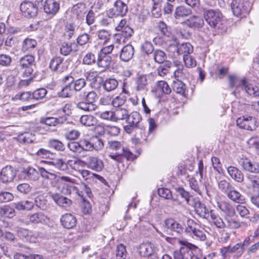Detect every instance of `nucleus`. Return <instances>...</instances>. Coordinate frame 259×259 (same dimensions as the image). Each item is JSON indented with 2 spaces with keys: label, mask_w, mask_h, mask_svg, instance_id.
<instances>
[{
  "label": "nucleus",
  "mask_w": 259,
  "mask_h": 259,
  "mask_svg": "<svg viewBox=\"0 0 259 259\" xmlns=\"http://www.w3.org/2000/svg\"><path fill=\"white\" fill-rule=\"evenodd\" d=\"M203 17L209 26L215 29H222L223 15L218 9H204Z\"/></svg>",
  "instance_id": "obj_1"
},
{
  "label": "nucleus",
  "mask_w": 259,
  "mask_h": 259,
  "mask_svg": "<svg viewBox=\"0 0 259 259\" xmlns=\"http://www.w3.org/2000/svg\"><path fill=\"white\" fill-rule=\"evenodd\" d=\"M142 116L138 112H133L128 115L126 119V121L128 124H133L140 125L139 123L142 120Z\"/></svg>",
  "instance_id": "obj_42"
},
{
  "label": "nucleus",
  "mask_w": 259,
  "mask_h": 259,
  "mask_svg": "<svg viewBox=\"0 0 259 259\" xmlns=\"http://www.w3.org/2000/svg\"><path fill=\"white\" fill-rule=\"evenodd\" d=\"M111 60L110 56L98 55L97 64L100 67L106 68L110 66Z\"/></svg>",
  "instance_id": "obj_44"
},
{
  "label": "nucleus",
  "mask_w": 259,
  "mask_h": 259,
  "mask_svg": "<svg viewBox=\"0 0 259 259\" xmlns=\"http://www.w3.org/2000/svg\"><path fill=\"white\" fill-rule=\"evenodd\" d=\"M29 221L27 224H39L45 223L47 217L42 212H36L28 216Z\"/></svg>",
  "instance_id": "obj_33"
},
{
  "label": "nucleus",
  "mask_w": 259,
  "mask_h": 259,
  "mask_svg": "<svg viewBox=\"0 0 259 259\" xmlns=\"http://www.w3.org/2000/svg\"><path fill=\"white\" fill-rule=\"evenodd\" d=\"M67 120V118L66 116H60L58 117H47L41 118L40 123L50 126H55L64 124Z\"/></svg>",
  "instance_id": "obj_19"
},
{
  "label": "nucleus",
  "mask_w": 259,
  "mask_h": 259,
  "mask_svg": "<svg viewBox=\"0 0 259 259\" xmlns=\"http://www.w3.org/2000/svg\"><path fill=\"white\" fill-rule=\"evenodd\" d=\"M244 90L250 96L253 97H259V87L256 85L246 83Z\"/></svg>",
  "instance_id": "obj_43"
},
{
  "label": "nucleus",
  "mask_w": 259,
  "mask_h": 259,
  "mask_svg": "<svg viewBox=\"0 0 259 259\" xmlns=\"http://www.w3.org/2000/svg\"><path fill=\"white\" fill-rule=\"evenodd\" d=\"M61 225L68 229H72L76 225L77 220L75 216L71 213H66L61 216L60 218Z\"/></svg>",
  "instance_id": "obj_22"
},
{
  "label": "nucleus",
  "mask_w": 259,
  "mask_h": 259,
  "mask_svg": "<svg viewBox=\"0 0 259 259\" xmlns=\"http://www.w3.org/2000/svg\"><path fill=\"white\" fill-rule=\"evenodd\" d=\"M216 207L225 214V217H233L235 214V208L229 202L226 201H218Z\"/></svg>",
  "instance_id": "obj_17"
},
{
  "label": "nucleus",
  "mask_w": 259,
  "mask_h": 259,
  "mask_svg": "<svg viewBox=\"0 0 259 259\" xmlns=\"http://www.w3.org/2000/svg\"><path fill=\"white\" fill-rule=\"evenodd\" d=\"M34 136L29 133L22 134L18 137L19 142L23 144L31 143L34 141Z\"/></svg>",
  "instance_id": "obj_55"
},
{
  "label": "nucleus",
  "mask_w": 259,
  "mask_h": 259,
  "mask_svg": "<svg viewBox=\"0 0 259 259\" xmlns=\"http://www.w3.org/2000/svg\"><path fill=\"white\" fill-rule=\"evenodd\" d=\"M86 79L83 78H80L76 79H73L72 83V87L74 91L79 92L87 85V80H93L96 81L97 78L99 77L96 75V73L94 72H87L85 73Z\"/></svg>",
  "instance_id": "obj_8"
},
{
  "label": "nucleus",
  "mask_w": 259,
  "mask_h": 259,
  "mask_svg": "<svg viewBox=\"0 0 259 259\" xmlns=\"http://www.w3.org/2000/svg\"><path fill=\"white\" fill-rule=\"evenodd\" d=\"M243 185L248 189L259 191V175L247 174Z\"/></svg>",
  "instance_id": "obj_18"
},
{
  "label": "nucleus",
  "mask_w": 259,
  "mask_h": 259,
  "mask_svg": "<svg viewBox=\"0 0 259 259\" xmlns=\"http://www.w3.org/2000/svg\"><path fill=\"white\" fill-rule=\"evenodd\" d=\"M115 29L120 31V35L125 38L132 37L134 33V30L127 24L125 19H122L115 27Z\"/></svg>",
  "instance_id": "obj_14"
},
{
  "label": "nucleus",
  "mask_w": 259,
  "mask_h": 259,
  "mask_svg": "<svg viewBox=\"0 0 259 259\" xmlns=\"http://www.w3.org/2000/svg\"><path fill=\"white\" fill-rule=\"evenodd\" d=\"M184 176L187 179L186 182L187 183V185H189L192 189L194 190L196 192L200 194L201 191L200 190L198 182L193 177L191 178V179H188L187 176Z\"/></svg>",
  "instance_id": "obj_61"
},
{
  "label": "nucleus",
  "mask_w": 259,
  "mask_h": 259,
  "mask_svg": "<svg viewBox=\"0 0 259 259\" xmlns=\"http://www.w3.org/2000/svg\"><path fill=\"white\" fill-rule=\"evenodd\" d=\"M35 66V58L31 55H26L20 58L18 66L24 70L23 77H30L33 72V67Z\"/></svg>",
  "instance_id": "obj_2"
},
{
  "label": "nucleus",
  "mask_w": 259,
  "mask_h": 259,
  "mask_svg": "<svg viewBox=\"0 0 259 259\" xmlns=\"http://www.w3.org/2000/svg\"><path fill=\"white\" fill-rule=\"evenodd\" d=\"M21 14L27 19L33 18L38 13V8L36 4L30 1H24L20 5Z\"/></svg>",
  "instance_id": "obj_5"
},
{
  "label": "nucleus",
  "mask_w": 259,
  "mask_h": 259,
  "mask_svg": "<svg viewBox=\"0 0 259 259\" xmlns=\"http://www.w3.org/2000/svg\"><path fill=\"white\" fill-rule=\"evenodd\" d=\"M76 107L79 109L86 112L95 111L97 108L96 105H92L84 100H80V101L77 103Z\"/></svg>",
  "instance_id": "obj_45"
},
{
  "label": "nucleus",
  "mask_w": 259,
  "mask_h": 259,
  "mask_svg": "<svg viewBox=\"0 0 259 259\" xmlns=\"http://www.w3.org/2000/svg\"><path fill=\"white\" fill-rule=\"evenodd\" d=\"M229 85L231 88H242L244 89L246 84L245 79H240L235 75H230L229 77Z\"/></svg>",
  "instance_id": "obj_35"
},
{
  "label": "nucleus",
  "mask_w": 259,
  "mask_h": 259,
  "mask_svg": "<svg viewBox=\"0 0 259 259\" xmlns=\"http://www.w3.org/2000/svg\"><path fill=\"white\" fill-rule=\"evenodd\" d=\"M14 259H43L39 254H30L25 255L20 253H16L14 255Z\"/></svg>",
  "instance_id": "obj_64"
},
{
  "label": "nucleus",
  "mask_w": 259,
  "mask_h": 259,
  "mask_svg": "<svg viewBox=\"0 0 259 259\" xmlns=\"http://www.w3.org/2000/svg\"><path fill=\"white\" fill-rule=\"evenodd\" d=\"M227 171L229 176L234 181L238 183H243L244 181L243 174L238 168L230 166L227 168Z\"/></svg>",
  "instance_id": "obj_26"
},
{
  "label": "nucleus",
  "mask_w": 259,
  "mask_h": 259,
  "mask_svg": "<svg viewBox=\"0 0 259 259\" xmlns=\"http://www.w3.org/2000/svg\"><path fill=\"white\" fill-rule=\"evenodd\" d=\"M232 217H225L226 227L229 228L231 229H236L239 228L240 226V223L233 218Z\"/></svg>",
  "instance_id": "obj_54"
},
{
  "label": "nucleus",
  "mask_w": 259,
  "mask_h": 259,
  "mask_svg": "<svg viewBox=\"0 0 259 259\" xmlns=\"http://www.w3.org/2000/svg\"><path fill=\"white\" fill-rule=\"evenodd\" d=\"M47 92V90L45 88L36 89L32 93V98L36 100L42 99L46 97Z\"/></svg>",
  "instance_id": "obj_60"
},
{
  "label": "nucleus",
  "mask_w": 259,
  "mask_h": 259,
  "mask_svg": "<svg viewBox=\"0 0 259 259\" xmlns=\"http://www.w3.org/2000/svg\"><path fill=\"white\" fill-rule=\"evenodd\" d=\"M22 175L25 179L36 181L38 179L39 174L35 169L29 166L22 171Z\"/></svg>",
  "instance_id": "obj_34"
},
{
  "label": "nucleus",
  "mask_w": 259,
  "mask_h": 259,
  "mask_svg": "<svg viewBox=\"0 0 259 259\" xmlns=\"http://www.w3.org/2000/svg\"><path fill=\"white\" fill-rule=\"evenodd\" d=\"M77 50L78 46L75 42L70 43L63 42L60 48V53L64 56H67L71 52H75Z\"/></svg>",
  "instance_id": "obj_31"
},
{
  "label": "nucleus",
  "mask_w": 259,
  "mask_h": 259,
  "mask_svg": "<svg viewBox=\"0 0 259 259\" xmlns=\"http://www.w3.org/2000/svg\"><path fill=\"white\" fill-rule=\"evenodd\" d=\"M48 146L58 151H63L65 149V145L61 141L55 139H51L48 141Z\"/></svg>",
  "instance_id": "obj_50"
},
{
  "label": "nucleus",
  "mask_w": 259,
  "mask_h": 259,
  "mask_svg": "<svg viewBox=\"0 0 259 259\" xmlns=\"http://www.w3.org/2000/svg\"><path fill=\"white\" fill-rule=\"evenodd\" d=\"M179 259H189L193 245L186 240H180Z\"/></svg>",
  "instance_id": "obj_15"
},
{
  "label": "nucleus",
  "mask_w": 259,
  "mask_h": 259,
  "mask_svg": "<svg viewBox=\"0 0 259 259\" xmlns=\"http://www.w3.org/2000/svg\"><path fill=\"white\" fill-rule=\"evenodd\" d=\"M154 59L156 62L159 64H163L165 62L166 55L165 53L160 50H156L154 53Z\"/></svg>",
  "instance_id": "obj_59"
},
{
  "label": "nucleus",
  "mask_w": 259,
  "mask_h": 259,
  "mask_svg": "<svg viewBox=\"0 0 259 259\" xmlns=\"http://www.w3.org/2000/svg\"><path fill=\"white\" fill-rule=\"evenodd\" d=\"M171 65V63L170 62L165 61L164 63L160 65L157 69L158 75L160 76H163L167 74Z\"/></svg>",
  "instance_id": "obj_56"
},
{
  "label": "nucleus",
  "mask_w": 259,
  "mask_h": 259,
  "mask_svg": "<svg viewBox=\"0 0 259 259\" xmlns=\"http://www.w3.org/2000/svg\"><path fill=\"white\" fill-rule=\"evenodd\" d=\"M0 215L3 217L12 218L15 215L14 209L9 205L0 207Z\"/></svg>",
  "instance_id": "obj_49"
},
{
  "label": "nucleus",
  "mask_w": 259,
  "mask_h": 259,
  "mask_svg": "<svg viewBox=\"0 0 259 259\" xmlns=\"http://www.w3.org/2000/svg\"><path fill=\"white\" fill-rule=\"evenodd\" d=\"M79 122L81 124L87 126L94 125L96 123V118L91 115H82L79 119Z\"/></svg>",
  "instance_id": "obj_47"
},
{
  "label": "nucleus",
  "mask_w": 259,
  "mask_h": 259,
  "mask_svg": "<svg viewBox=\"0 0 259 259\" xmlns=\"http://www.w3.org/2000/svg\"><path fill=\"white\" fill-rule=\"evenodd\" d=\"M136 90L138 91L144 90L148 84L146 75H140L136 80Z\"/></svg>",
  "instance_id": "obj_51"
},
{
  "label": "nucleus",
  "mask_w": 259,
  "mask_h": 259,
  "mask_svg": "<svg viewBox=\"0 0 259 259\" xmlns=\"http://www.w3.org/2000/svg\"><path fill=\"white\" fill-rule=\"evenodd\" d=\"M183 26H188L190 28H198L202 27L204 24L203 20L200 17L193 16L189 19L181 22Z\"/></svg>",
  "instance_id": "obj_24"
},
{
  "label": "nucleus",
  "mask_w": 259,
  "mask_h": 259,
  "mask_svg": "<svg viewBox=\"0 0 259 259\" xmlns=\"http://www.w3.org/2000/svg\"><path fill=\"white\" fill-rule=\"evenodd\" d=\"M182 224H179V229L182 232H183L187 234L191 235L198 226L193 220L184 217L182 219Z\"/></svg>",
  "instance_id": "obj_9"
},
{
  "label": "nucleus",
  "mask_w": 259,
  "mask_h": 259,
  "mask_svg": "<svg viewBox=\"0 0 259 259\" xmlns=\"http://www.w3.org/2000/svg\"><path fill=\"white\" fill-rule=\"evenodd\" d=\"M193 48L190 43H182L179 47V55L190 54L192 53Z\"/></svg>",
  "instance_id": "obj_58"
},
{
  "label": "nucleus",
  "mask_w": 259,
  "mask_h": 259,
  "mask_svg": "<svg viewBox=\"0 0 259 259\" xmlns=\"http://www.w3.org/2000/svg\"><path fill=\"white\" fill-rule=\"evenodd\" d=\"M92 151L101 150L104 147V142L102 139L99 136H95L91 138Z\"/></svg>",
  "instance_id": "obj_46"
},
{
  "label": "nucleus",
  "mask_w": 259,
  "mask_h": 259,
  "mask_svg": "<svg viewBox=\"0 0 259 259\" xmlns=\"http://www.w3.org/2000/svg\"><path fill=\"white\" fill-rule=\"evenodd\" d=\"M63 61L64 59L61 57H54L50 61L49 67L53 72H63L67 69V66Z\"/></svg>",
  "instance_id": "obj_10"
},
{
  "label": "nucleus",
  "mask_w": 259,
  "mask_h": 259,
  "mask_svg": "<svg viewBox=\"0 0 259 259\" xmlns=\"http://www.w3.org/2000/svg\"><path fill=\"white\" fill-rule=\"evenodd\" d=\"M139 253L141 256L149 257L156 251L157 248L153 244L147 242L142 243L139 246Z\"/></svg>",
  "instance_id": "obj_23"
},
{
  "label": "nucleus",
  "mask_w": 259,
  "mask_h": 259,
  "mask_svg": "<svg viewBox=\"0 0 259 259\" xmlns=\"http://www.w3.org/2000/svg\"><path fill=\"white\" fill-rule=\"evenodd\" d=\"M251 5L247 0L233 1L231 9L234 15L236 17H244L251 10Z\"/></svg>",
  "instance_id": "obj_3"
},
{
  "label": "nucleus",
  "mask_w": 259,
  "mask_h": 259,
  "mask_svg": "<svg viewBox=\"0 0 259 259\" xmlns=\"http://www.w3.org/2000/svg\"><path fill=\"white\" fill-rule=\"evenodd\" d=\"M113 8L106 11V14L110 17L125 16L127 11V6L121 0H117L114 4Z\"/></svg>",
  "instance_id": "obj_6"
},
{
  "label": "nucleus",
  "mask_w": 259,
  "mask_h": 259,
  "mask_svg": "<svg viewBox=\"0 0 259 259\" xmlns=\"http://www.w3.org/2000/svg\"><path fill=\"white\" fill-rule=\"evenodd\" d=\"M229 253H236L234 257L239 258L244 252V248L241 247V243H238L235 245L228 246Z\"/></svg>",
  "instance_id": "obj_48"
},
{
  "label": "nucleus",
  "mask_w": 259,
  "mask_h": 259,
  "mask_svg": "<svg viewBox=\"0 0 259 259\" xmlns=\"http://www.w3.org/2000/svg\"><path fill=\"white\" fill-rule=\"evenodd\" d=\"M242 169L246 171L257 174L259 172V163L248 159H243L240 162Z\"/></svg>",
  "instance_id": "obj_20"
},
{
  "label": "nucleus",
  "mask_w": 259,
  "mask_h": 259,
  "mask_svg": "<svg viewBox=\"0 0 259 259\" xmlns=\"http://www.w3.org/2000/svg\"><path fill=\"white\" fill-rule=\"evenodd\" d=\"M21 40L20 36L15 35H9L5 41V45L9 50L10 48L16 47Z\"/></svg>",
  "instance_id": "obj_36"
},
{
  "label": "nucleus",
  "mask_w": 259,
  "mask_h": 259,
  "mask_svg": "<svg viewBox=\"0 0 259 259\" xmlns=\"http://www.w3.org/2000/svg\"><path fill=\"white\" fill-rule=\"evenodd\" d=\"M194 208L196 213L203 218L207 219L210 215L211 210H209L204 203L199 201L195 203Z\"/></svg>",
  "instance_id": "obj_27"
},
{
  "label": "nucleus",
  "mask_w": 259,
  "mask_h": 259,
  "mask_svg": "<svg viewBox=\"0 0 259 259\" xmlns=\"http://www.w3.org/2000/svg\"><path fill=\"white\" fill-rule=\"evenodd\" d=\"M59 8V4L55 0H46L44 6L45 12L52 15L57 13Z\"/></svg>",
  "instance_id": "obj_25"
},
{
  "label": "nucleus",
  "mask_w": 259,
  "mask_h": 259,
  "mask_svg": "<svg viewBox=\"0 0 259 259\" xmlns=\"http://www.w3.org/2000/svg\"><path fill=\"white\" fill-rule=\"evenodd\" d=\"M211 222L218 228H224L226 227V223L223 219L213 210H211L209 215Z\"/></svg>",
  "instance_id": "obj_40"
},
{
  "label": "nucleus",
  "mask_w": 259,
  "mask_h": 259,
  "mask_svg": "<svg viewBox=\"0 0 259 259\" xmlns=\"http://www.w3.org/2000/svg\"><path fill=\"white\" fill-rule=\"evenodd\" d=\"M118 82L116 79L109 78L104 81L103 87L106 91L111 92L115 90L118 87Z\"/></svg>",
  "instance_id": "obj_37"
},
{
  "label": "nucleus",
  "mask_w": 259,
  "mask_h": 259,
  "mask_svg": "<svg viewBox=\"0 0 259 259\" xmlns=\"http://www.w3.org/2000/svg\"><path fill=\"white\" fill-rule=\"evenodd\" d=\"M81 153L84 152L92 151V144L91 142V138L90 140L87 139H81L79 141Z\"/></svg>",
  "instance_id": "obj_53"
},
{
  "label": "nucleus",
  "mask_w": 259,
  "mask_h": 259,
  "mask_svg": "<svg viewBox=\"0 0 259 259\" xmlns=\"http://www.w3.org/2000/svg\"><path fill=\"white\" fill-rule=\"evenodd\" d=\"M86 13L85 7L83 4H77L74 6L72 10V17L76 19L77 24H80L82 20L84 19Z\"/></svg>",
  "instance_id": "obj_16"
},
{
  "label": "nucleus",
  "mask_w": 259,
  "mask_h": 259,
  "mask_svg": "<svg viewBox=\"0 0 259 259\" xmlns=\"http://www.w3.org/2000/svg\"><path fill=\"white\" fill-rule=\"evenodd\" d=\"M236 124L240 128L249 131H254L257 127L255 118L251 116H242L236 120Z\"/></svg>",
  "instance_id": "obj_7"
},
{
  "label": "nucleus",
  "mask_w": 259,
  "mask_h": 259,
  "mask_svg": "<svg viewBox=\"0 0 259 259\" xmlns=\"http://www.w3.org/2000/svg\"><path fill=\"white\" fill-rule=\"evenodd\" d=\"M74 90L72 87V84L71 83H67L66 85L62 89V90L58 92V95L59 97L61 98H69L71 97L73 93Z\"/></svg>",
  "instance_id": "obj_39"
},
{
  "label": "nucleus",
  "mask_w": 259,
  "mask_h": 259,
  "mask_svg": "<svg viewBox=\"0 0 259 259\" xmlns=\"http://www.w3.org/2000/svg\"><path fill=\"white\" fill-rule=\"evenodd\" d=\"M66 163L67 166L69 165L72 169L77 170L80 166L84 165V162L83 161L80 159H69L67 160Z\"/></svg>",
  "instance_id": "obj_57"
},
{
  "label": "nucleus",
  "mask_w": 259,
  "mask_h": 259,
  "mask_svg": "<svg viewBox=\"0 0 259 259\" xmlns=\"http://www.w3.org/2000/svg\"><path fill=\"white\" fill-rule=\"evenodd\" d=\"M228 197L233 202L237 203L245 202V198L239 191L235 190L232 187L226 194Z\"/></svg>",
  "instance_id": "obj_30"
},
{
  "label": "nucleus",
  "mask_w": 259,
  "mask_h": 259,
  "mask_svg": "<svg viewBox=\"0 0 259 259\" xmlns=\"http://www.w3.org/2000/svg\"><path fill=\"white\" fill-rule=\"evenodd\" d=\"M116 256L117 259H127V253L123 244H120L117 246Z\"/></svg>",
  "instance_id": "obj_52"
},
{
  "label": "nucleus",
  "mask_w": 259,
  "mask_h": 259,
  "mask_svg": "<svg viewBox=\"0 0 259 259\" xmlns=\"http://www.w3.org/2000/svg\"><path fill=\"white\" fill-rule=\"evenodd\" d=\"M16 175V170L11 166H6L1 170L0 179L4 183L13 181Z\"/></svg>",
  "instance_id": "obj_13"
},
{
  "label": "nucleus",
  "mask_w": 259,
  "mask_h": 259,
  "mask_svg": "<svg viewBox=\"0 0 259 259\" xmlns=\"http://www.w3.org/2000/svg\"><path fill=\"white\" fill-rule=\"evenodd\" d=\"M152 92L157 97L160 98L163 94H169L171 90L166 81L160 80L156 82L155 86L152 89Z\"/></svg>",
  "instance_id": "obj_11"
},
{
  "label": "nucleus",
  "mask_w": 259,
  "mask_h": 259,
  "mask_svg": "<svg viewBox=\"0 0 259 259\" xmlns=\"http://www.w3.org/2000/svg\"><path fill=\"white\" fill-rule=\"evenodd\" d=\"M35 203L38 207L42 210H45L48 207V201L42 196H39L35 198Z\"/></svg>",
  "instance_id": "obj_63"
},
{
  "label": "nucleus",
  "mask_w": 259,
  "mask_h": 259,
  "mask_svg": "<svg viewBox=\"0 0 259 259\" xmlns=\"http://www.w3.org/2000/svg\"><path fill=\"white\" fill-rule=\"evenodd\" d=\"M134 53V47L130 44H127L121 49L119 59L122 62H127L132 59Z\"/></svg>",
  "instance_id": "obj_21"
},
{
  "label": "nucleus",
  "mask_w": 259,
  "mask_h": 259,
  "mask_svg": "<svg viewBox=\"0 0 259 259\" xmlns=\"http://www.w3.org/2000/svg\"><path fill=\"white\" fill-rule=\"evenodd\" d=\"M79 100H84L92 105H96L95 102L98 98L97 93L94 91L82 92L79 95Z\"/></svg>",
  "instance_id": "obj_32"
},
{
  "label": "nucleus",
  "mask_w": 259,
  "mask_h": 259,
  "mask_svg": "<svg viewBox=\"0 0 259 259\" xmlns=\"http://www.w3.org/2000/svg\"><path fill=\"white\" fill-rule=\"evenodd\" d=\"M87 165L89 168L96 172L101 171L104 167L103 160L95 156H90L88 157Z\"/></svg>",
  "instance_id": "obj_12"
},
{
  "label": "nucleus",
  "mask_w": 259,
  "mask_h": 259,
  "mask_svg": "<svg viewBox=\"0 0 259 259\" xmlns=\"http://www.w3.org/2000/svg\"><path fill=\"white\" fill-rule=\"evenodd\" d=\"M113 112V118L115 121L126 119L127 115H128V111L125 108L122 107L116 109Z\"/></svg>",
  "instance_id": "obj_41"
},
{
  "label": "nucleus",
  "mask_w": 259,
  "mask_h": 259,
  "mask_svg": "<svg viewBox=\"0 0 259 259\" xmlns=\"http://www.w3.org/2000/svg\"><path fill=\"white\" fill-rule=\"evenodd\" d=\"M41 176L51 181V185L54 187H59V183L62 182H71V179L69 177L57 176L56 174L49 171L44 167L39 168Z\"/></svg>",
  "instance_id": "obj_4"
},
{
  "label": "nucleus",
  "mask_w": 259,
  "mask_h": 259,
  "mask_svg": "<svg viewBox=\"0 0 259 259\" xmlns=\"http://www.w3.org/2000/svg\"><path fill=\"white\" fill-rule=\"evenodd\" d=\"M37 45L36 41L32 38H26L22 42L21 50L23 52L31 51Z\"/></svg>",
  "instance_id": "obj_38"
},
{
  "label": "nucleus",
  "mask_w": 259,
  "mask_h": 259,
  "mask_svg": "<svg viewBox=\"0 0 259 259\" xmlns=\"http://www.w3.org/2000/svg\"><path fill=\"white\" fill-rule=\"evenodd\" d=\"M18 236L22 240L31 243L35 242L36 238L32 232L27 229L19 228L17 231Z\"/></svg>",
  "instance_id": "obj_28"
},
{
  "label": "nucleus",
  "mask_w": 259,
  "mask_h": 259,
  "mask_svg": "<svg viewBox=\"0 0 259 259\" xmlns=\"http://www.w3.org/2000/svg\"><path fill=\"white\" fill-rule=\"evenodd\" d=\"M80 133L76 130H71L66 132L65 134V137L68 140H75L80 137Z\"/></svg>",
  "instance_id": "obj_62"
},
{
  "label": "nucleus",
  "mask_w": 259,
  "mask_h": 259,
  "mask_svg": "<svg viewBox=\"0 0 259 259\" xmlns=\"http://www.w3.org/2000/svg\"><path fill=\"white\" fill-rule=\"evenodd\" d=\"M53 200L60 206L67 208L72 204V201L67 197L56 193L52 195Z\"/></svg>",
  "instance_id": "obj_29"
}]
</instances>
